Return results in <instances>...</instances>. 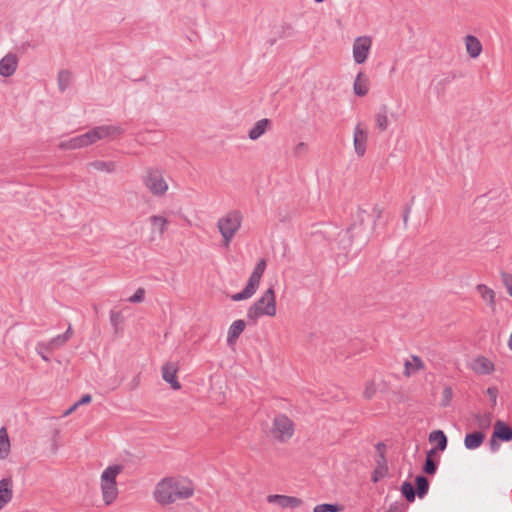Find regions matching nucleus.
Returning <instances> with one entry per match:
<instances>
[{
    "instance_id": "nucleus-43",
    "label": "nucleus",
    "mask_w": 512,
    "mask_h": 512,
    "mask_svg": "<svg viewBox=\"0 0 512 512\" xmlns=\"http://www.w3.org/2000/svg\"><path fill=\"white\" fill-rule=\"evenodd\" d=\"M383 476H384V469L383 468H378V469H376L374 471L372 480L374 482H377Z\"/></svg>"
},
{
    "instance_id": "nucleus-7",
    "label": "nucleus",
    "mask_w": 512,
    "mask_h": 512,
    "mask_svg": "<svg viewBox=\"0 0 512 512\" xmlns=\"http://www.w3.org/2000/svg\"><path fill=\"white\" fill-rule=\"evenodd\" d=\"M142 183L147 191L155 197H163L169 191V184L164 171L160 168H146L142 175Z\"/></svg>"
},
{
    "instance_id": "nucleus-45",
    "label": "nucleus",
    "mask_w": 512,
    "mask_h": 512,
    "mask_svg": "<svg viewBox=\"0 0 512 512\" xmlns=\"http://www.w3.org/2000/svg\"><path fill=\"white\" fill-rule=\"evenodd\" d=\"M385 449V445L383 443H378L377 444V450L380 451L381 453H383Z\"/></svg>"
},
{
    "instance_id": "nucleus-35",
    "label": "nucleus",
    "mask_w": 512,
    "mask_h": 512,
    "mask_svg": "<svg viewBox=\"0 0 512 512\" xmlns=\"http://www.w3.org/2000/svg\"><path fill=\"white\" fill-rule=\"evenodd\" d=\"M435 453V450H430L428 453H427V458H426V462H425V465H424V471L427 473V474H434L435 471H436V465L432 459V455Z\"/></svg>"
},
{
    "instance_id": "nucleus-36",
    "label": "nucleus",
    "mask_w": 512,
    "mask_h": 512,
    "mask_svg": "<svg viewBox=\"0 0 512 512\" xmlns=\"http://www.w3.org/2000/svg\"><path fill=\"white\" fill-rule=\"evenodd\" d=\"M453 398V391L450 387H445L441 393L440 405L447 407L450 405Z\"/></svg>"
},
{
    "instance_id": "nucleus-10",
    "label": "nucleus",
    "mask_w": 512,
    "mask_h": 512,
    "mask_svg": "<svg viewBox=\"0 0 512 512\" xmlns=\"http://www.w3.org/2000/svg\"><path fill=\"white\" fill-rule=\"evenodd\" d=\"M353 149L357 157H364L369 143V126L364 121L355 123L352 129Z\"/></svg>"
},
{
    "instance_id": "nucleus-9",
    "label": "nucleus",
    "mask_w": 512,
    "mask_h": 512,
    "mask_svg": "<svg viewBox=\"0 0 512 512\" xmlns=\"http://www.w3.org/2000/svg\"><path fill=\"white\" fill-rule=\"evenodd\" d=\"M265 268L266 261L264 259H260L257 262L256 266L254 267V270L251 273L245 288L241 292L232 295L231 299L233 301H242L250 299L259 288Z\"/></svg>"
},
{
    "instance_id": "nucleus-19",
    "label": "nucleus",
    "mask_w": 512,
    "mask_h": 512,
    "mask_svg": "<svg viewBox=\"0 0 512 512\" xmlns=\"http://www.w3.org/2000/svg\"><path fill=\"white\" fill-rule=\"evenodd\" d=\"M370 91V78L362 70L358 71L353 82V92L358 97H365Z\"/></svg>"
},
{
    "instance_id": "nucleus-26",
    "label": "nucleus",
    "mask_w": 512,
    "mask_h": 512,
    "mask_svg": "<svg viewBox=\"0 0 512 512\" xmlns=\"http://www.w3.org/2000/svg\"><path fill=\"white\" fill-rule=\"evenodd\" d=\"M485 440V434L482 431H475L466 434L464 438V445L468 450L479 448Z\"/></svg>"
},
{
    "instance_id": "nucleus-14",
    "label": "nucleus",
    "mask_w": 512,
    "mask_h": 512,
    "mask_svg": "<svg viewBox=\"0 0 512 512\" xmlns=\"http://www.w3.org/2000/svg\"><path fill=\"white\" fill-rule=\"evenodd\" d=\"M179 365L175 362H166L161 368V375L173 390H180L181 384L177 379Z\"/></svg>"
},
{
    "instance_id": "nucleus-42",
    "label": "nucleus",
    "mask_w": 512,
    "mask_h": 512,
    "mask_svg": "<svg viewBox=\"0 0 512 512\" xmlns=\"http://www.w3.org/2000/svg\"><path fill=\"white\" fill-rule=\"evenodd\" d=\"M91 401H92L91 395L85 394L76 403H77L78 406H82V405H85V404H89Z\"/></svg>"
},
{
    "instance_id": "nucleus-24",
    "label": "nucleus",
    "mask_w": 512,
    "mask_h": 512,
    "mask_svg": "<svg viewBox=\"0 0 512 512\" xmlns=\"http://www.w3.org/2000/svg\"><path fill=\"white\" fill-rule=\"evenodd\" d=\"M11 453V441L8 429L5 426L0 428V461L6 460Z\"/></svg>"
},
{
    "instance_id": "nucleus-1",
    "label": "nucleus",
    "mask_w": 512,
    "mask_h": 512,
    "mask_svg": "<svg viewBox=\"0 0 512 512\" xmlns=\"http://www.w3.org/2000/svg\"><path fill=\"white\" fill-rule=\"evenodd\" d=\"M196 486L192 479L184 475H169L161 478L152 491L153 500L160 506H170L185 501L195 495Z\"/></svg>"
},
{
    "instance_id": "nucleus-23",
    "label": "nucleus",
    "mask_w": 512,
    "mask_h": 512,
    "mask_svg": "<svg viewBox=\"0 0 512 512\" xmlns=\"http://www.w3.org/2000/svg\"><path fill=\"white\" fill-rule=\"evenodd\" d=\"M464 44L467 54L471 58H477L482 52V44L479 39L473 35H467L464 38Z\"/></svg>"
},
{
    "instance_id": "nucleus-25",
    "label": "nucleus",
    "mask_w": 512,
    "mask_h": 512,
    "mask_svg": "<svg viewBox=\"0 0 512 512\" xmlns=\"http://www.w3.org/2000/svg\"><path fill=\"white\" fill-rule=\"evenodd\" d=\"M245 327L246 324L244 320L238 319L232 322L227 332V343L229 345L235 344Z\"/></svg>"
},
{
    "instance_id": "nucleus-22",
    "label": "nucleus",
    "mask_w": 512,
    "mask_h": 512,
    "mask_svg": "<svg viewBox=\"0 0 512 512\" xmlns=\"http://www.w3.org/2000/svg\"><path fill=\"white\" fill-rule=\"evenodd\" d=\"M270 124L269 119L264 118L258 120L248 131V138L252 141L258 140L268 131Z\"/></svg>"
},
{
    "instance_id": "nucleus-31",
    "label": "nucleus",
    "mask_w": 512,
    "mask_h": 512,
    "mask_svg": "<svg viewBox=\"0 0 512 512\" xmlns=\"http://www.w3.org/2000/svg\"><path fill=\"white\" fill-rule=\"evenodd\" d=\"M344 507L339 504H318L313 508V512H342Z\"/></svg>"
},
{
    "instance_id": "nucleus-30",
    "label": "nucleus",
    "mask_w": 512,
    "mask_h": 512,
    "mask_svg": "<svg viewBox=\"0 0 512 512\" xmlns=\"http://www.w3.org/2000/svg\"><path fill=\"white\" fill-rule=\"evenodd\" d=\"M375 127L380 131L384 132L388 129L390 125V120L388 114L385 110L379 111L375 115Z\"/></svg>"
},
{
    "instance_id": "nucleus-6",
    "label": "nucleus",
    "mask_w": 512,
    "mask_h": 512,
    "mask_svg": "<svg viewBox=\"0 0 512 512\" xmlns=\"http://www.w3.org/2000/svg\"><path fill=\"white\" fill-rule=\"evenodd\" d=\"M295 433V423L284 413H276L272 418L269 436L277 443H287Z\"/></svg>"
},
{
    "instance_id": "nucleus-5",
    "label": "nucleus",
    "mask_w": 512,
    "mask_h": 512,
    "mask_svg": "<svg viewBox=\"0 0 512 512\" xmlns=\"http://www.w3.org/2000/svg\"><path fill=\"white\" fill-rule=\"evenodd\" d=\"M243 222V215L238 210H233L222 217H220L217 221V229L221 235V245L224 248H229L235 235L241 229Z\"/></svg>"
},
{
    "instance_id": "nucleus-15",
    "label": "nucleus",
    "mask_w": 512,
    "mask_h": 512,
    "mask_svg": "<svg viewBox=\"0 0 512 512\" xmlns=\"http://www.w3.org/2000/svg\"><path fill=\"white\" fill-rule=\"evenodd\" d=\"M14 497V481L11 477L0 480V512L11 503Z\"/></svg>"
},
{
    "instance_id": "nucleus-39",
    "label": "nucleus",
    "mask_w": 512,
    "mask_h": 512,
    "mask_svg": "<svg viewBox=\"0 0 512 512\" xmlns=\"http://www.w3.org/2000/svg\"><path fill=\"white\" fill-rule=\"evenodd\" d=\"M70 80H71V75L69 72H66V71L60 72L59 76H58V82H59L60 89L64 90L68 86Z\"/></svg>"
},
{
    "instance_id": "nucleus-8",
    "label": "nucleus",
    "mask_w": 512,
    "mask_h": 512,
    "mask_svg": "<svg viewBox=\"0 0 512 512\" xmlns=\"http://www.w3.org/2000/svg\"><path fill=\"white\" fill-rule=\"evenodd\" d=\"M265 268L266 261L264 259H260L257 262L256 266L254 267V270L251 273L245 288L241 292L232 295L231 299L233 301H242L250 299L259 288Z\"/></svg>"
},
{
    "instance_id": "nucleus-32",
    "label": "nucleus",
    "mask_w": 512,
    "mask_h": 512,
    "mask_svg": "<svg viewBox=\"0 0 512 512\" xmlns=\"http://www.w3.org/2000/svg\"><path fill=\"white\" fill-rule=\"evenodd\" d=\"M475 425L478 427L482 432L483 430L489 429L491 425V417L488 414L485 415H476L475 416Z\"/></svg>"
},
{
    "instance_id": "nucleus-12",
    "label": "nucleus",
    "mask_w": 512,
    "mask_h": 512,
    "mask_svg": "<svg viewBox=\"0 0 512 512\" xmlns=\"http://www.w3.org/2000/svg\"><path fill=\"white\" fill-rule=\"evenodd\" d=\"M469 369L477 375L489 376L495 372L496 366L488 357L478 355L470 361Z\"/></svg>"
},
{
    "instance_id": "nucleus-44",
    "label": "nucleus",
    "mask_w": 512,
    "mask_h": 512,
    "mask_svg": "<svg viewBox=\"0 0 512 512\" xmlns=\"http://www.w3.org/2000/svg\"><path fill=\"white\" fill-rule=\"evenodd\" d=\"M79 406L77 403H74L65 413L64 416L70 415L72 412H74Z\"/></svg>"
},
{
    "instance_id": "nucleus-33",
    "label": "nucleus",
    "mask_w": 512,
    "mask_h": 512,
    "mask_svg": "<svg viewBox=\"0 0 512 512\" xmlns=\"http://www.w3.org/2000/svg\"><path fill=\"white\" fill-rule=\"evenodd\" d=\"M429 483L428 480L423 476H418L416 478V488L419 497H422L428 491Z\"/></svg>"
},
{
    "instance_id": "nucleus-21",
    "label": "nucleus",
    "mask_w": 512,
    "mask_h": 512,
    "mask_svg": "<svg viewBox=\"0 0 512 512\" xmlns=\"http://www.w3.org/2000/svg\"><path fill=\"white\" fill-rule=\"evenodd\" d=\"M424 369L425 364L423 360L419 356L413 355L405 360L403 373L406 377H410Z\"/></svg>"
},
{
    "instance_id": "nucleus-46",
    "label": "nucleus",
    "mask_w": 512,
    "mask_h": 512,
    "mask_svg": "<svg viewBox=\"0 0 512 512\" xmlns=\"http://www.w3.org/2000/svg\"><path fill=\"white\" fill-rule=\"evenodd\" d=\"M314 1H315V2H317V3H321V2H323L324 0H314Z\"/></svg>"
},
{
    "instance_id": "nucleus-3",
    "label": "nucleus",
    "mask_w": 512,
    "mask_h": 512,
    "mask_svg": "<svg viewBox=\"0 0 512 512\" xmlns=\"http://www.w3.org/2000/svg\"><path fill=\"white\" fill-rule=\"evenodd\" d=\"M277 312L276 293L271 286L247 309V318L255 323L262 317L274 318L277 316Z\"/></svg>"
},
{
    "instance_id": "nucleus-2",
    "label": "nucleus",
    "mask_w": 512,
    "mask_h": 512,
    "mask_svg": "<svg viewBox=\"0 0 512 512\" xmlns=\"http://www.w3.org/2000/svg\"><path fill=\"white\" fill-rule=\"evenodd\" d=\"M121 134V129L115 126L96 127L84 134L62 141L59 148L62 150H75L90 146L97 141Z\"/></svg>"
},
{
    "instance_id": "nucleus-28",
    "label": "nucleus",
    "mask_w": 512,
    "mask_h": 512,
    "mask_svg": "<svg viewBox=\"0 0 512 512\" xmlns=\"http://www.w3.org/2000/svg\"><path fill=\"white\" fill-rule=\"evenodd\" d=\"M498 438L502 441L512 440V429L504 422L498 421L495 423L492 441Z\"/></svg>"
},
{
    "instance_id": "nucleus-20",
    "label": "nucleus",
    "mask_w": 512,
    "mask_h": 512,
    "mask_svg": "<svg viewBox=\"0 0 512 512\" xmlns=\"http://www.w3.org/2000/svg\"><path fill=\"white\" fill-rule=\"evenodd\" d=\"M385 386L386 382L383 379L373 378L365 383L362 391V396L365 399L370 400L376 396L378 391H382V389L385 388Z\"/></svg>"
},
{
    "instance_id": "nucleus-38",
    "label": "nucleus",
    "mask_w": 512,
    "mask_h": 512,
    "mask_svg": "<svg viewBox=\"0 0 512 512\" xmlns=\"http://www.w3.org/2000/svg\"><path fill=\"white\" fill-rule=\"evenodd\" d=\"M308 151V145L305 142H298L292 149V153L295 157H301Z\"/></svg>"
},
{
    "instance_id": "nucleus-18",
    "label": "nucleus",
    "mask_w": 512,
    "mask_h": 512,
    "mask_svg": "<svg viewBox=\"0 0 512 512\" xmlns=\"http://www.w3.org/2000/svg\"><path fill=\"white\" fill-rule=\"evenodd\" d=\"M477 294L480 299L484 302V304L492 311H496L497 300H496V292L491 287L485 284H478L475 287Z\"/></svg>"
},
{
    "instance_id": "nucleus-37",
    "label": "nucleus",
    "mask_w": 512,
    "mask_h": 512,
    "mask_svg": "<svg viewBox=\"0 0 512 512\" xmlns=\"http://www.w3.org/2000/svg\"><path fill=\"white\" fill-rule=\"evenodd\" d=\"M401 491L409 502L414 501L415 491H414V487L410 483H408V482L403 483Z\"/></svg>"
},
{
    "instance_id": "nucleus-29",
    "label": "nucleus",
    "mask_w": 512,
    "mask_h": 512,
    "mask_svg": "<svg viewBox=\"0 0 512 512\" xmlns=\"http://www.w3.org/2000/svg\"><path fill=\"white\" fill-rule=\"evenodd\" d=\"M430 443H435L438 450L444 451L447 447V437L442 430H435L429 434Z\"/></svg>"
},
{
    "instance_id": "nucleus-34",
    "label": "nucleus",
    "mask_w": 512,
    "mask_h": 512,
    "mask_svg": "<svg viewBox=\"0 0 512 512\" xmlns=\"http://www.w3.org/2000/svg\"><path fill=\"white\" fill-rule=\"evenodd\" d=\"M501 282L505 287L508 295L512 297V273L509 272H501L500 274Z\"/></svg>"
},
{
    "instance_id": "nucleus-13",
    "label": "nucleus",
    "mask_w": 512,
    "mask_h": 512,
    "mask_svg": "<svg viewBox=\"0 0 512 512\" xmlns=\"http://www.w3.org/2000/svg\"><path fill=\"white\" fill-rule=\"evenodd\" d=\"M267 502L282 509H298L303 505L301 498L281 494L268 495Z\"/></svg>"
},
{
    "instance_id": "nucleus-17",
    "label": "nucleus",
    "mask_w": 512,
    "mask_h": 512,
    "mask_svg": "<svg viewBox=\"0 0 512 512\" xmlns=\"http://www.w3.org/2000/svg\"><path fill=\"white\" fill-rule=\"evenodd\" d=\"M19 58L14 53H7L0 60V76L11 77L13 76L18 68Z\"/></svg>"
},
{
    "instance_id": "nucleus-4",
    "label": "nucleus",
    "mask_w": 512,
    "mask_h": 512,
    "mask_svg": "<svg viewBox=\"0 0 512 512\" xmlns=\"http://www.w3.org/2000/svg\"><path fill=\"white\" fill-rule=\"evenodd\" d=\"M123 466L112 464L107 466L100 474L99 486L102 501L106 506L113 504L119 495L117 477L122 473Z\"/></svg>"
},
{
    "instance_id": "nucleus-11",
    "label": "nucleus",
    "mask_w": 512,
    "mask_h": 512,
    "mask_svg": "<svg viewBox=\"0 0 512 512\" xmlns=\"http://www.w3.org/2000/svg\"><path fill=\"white\" fill-rule=\"evenodd\" d=\"M372 38L367 35L358 36L352 43V58L355 64H364L371 53L372 49Z\"/></svg>"
},
{
    "instance_id": "nucleus-41",
    "label": "nucleus",
    "mask_w": 512,
    "mask_h": 512,
    "mask_svg": "<svg viewBox=\"0 0 512 512\" xmlns=\"http://www.w3.org/2000/svg\"><path fill=\"white\" fill-rule=\"evenodd\" d=\"M485 394L491 401L492 405L495 406L497 403L498 389L496 387H489L486 389Z\"/></svg>"
},
{
    "instance_id": "nucleus-16",
    "label": "nucleus",
    "mask_w": 512,
    "mask_h": 512,
    "mask_svg": "<svg viewBox=\"0 0 512 512\" xmlns=\"http://www.w3.org/2000/svg\"><path fill=\"white\" fill-rule=\"evenodd\" d=\"M147 224L153 236L161 237L168 229L169 220L163 215L156 214L147 219Z\"/></svg>"
},
{
    "instance_id": "nucleus-27",
    "label": "nucleus",
    "mask_w": 512,
    "mask_h": 512,
    "mask_svg": "<svg viewBox=\"0 0 512 512\" xmlns=\"http://www.w3.org/2000/svg\"><path fill=\"white\" fill-rule=\"evenodd\" d=\"M116 163L109 160H95L88 163V168L92 171L102 173H113L116 170Z\"/></svg>"
},
{
    "instance_id": "nucleus-40",
    "label": "nucleus",
    "mask_w": 512,
    "mask_h": 512,
    "mask_svg": "<svg viewBox=\"0 0 512 512\" xmlns=\"http://www.w3.org/2000/svg\"><path fill=\"white\" fill-rule=\"evenodd\" d=\"M145 290L143 288H138L136 292L128 298V301L131 303H140L144 300Z\"/></svg>"
}]
</instances>
